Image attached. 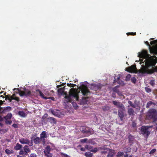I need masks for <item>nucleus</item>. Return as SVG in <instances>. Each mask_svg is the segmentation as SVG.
<instances>
[{"label":"nucleus","mask_w":157,"mask_h":157,"mask_svg":"<svg viewBox=\"0 0 157 157\" xmlns=\"http://www.w3.org/2000/svg\"><path fill=\"white\" fill-rule=\"evenodd\" d=\"M124 155V153L122 152L119 151V152L117 155V157H120Z\"/></svg>","instance_id":"38"},{"label":"nucleus","mask_w":157,"mask_h":157,"mask_svg":"<svg viewBox=\"0 0 157 157\" xmlns=\"http://www.w3.org/2000/svg\"><path fill=\"white\" fill-rule=\"evenodd\" d=\"M16 95L15 94H13L11 96V98H14V97H16ZM13 99H12V100H13Z\"/></svg>","instance_id":"58"},{"label":"nucleus","mask_w":157,"mask_h":157,"mask_svg":"<svg viewBox=\"0 0 157 157\" xmlns=\"http://www.w3.org/2000/svg\"><path fill=\"white\" fill-rule=\"evenodd\" d=\"M38 91L39 92L40 95L43 98H45V97H44V95L39 90H38Z\"/></svg>","instance_id":"46"},{"label":"nucleus","mask_w":157,"mask_h":157,"mask_svg":"<svg viewBox=\"0 0 157 157\" xmlns=\"http://www.w3.org/2000/svg\"><path fill=\"white\" fill-rule=\"evenodd\" d=\"M145 89L146 92L147 93H150L151 92V89L147 87H145Z\"/></svg>","instance_id":"37"},{"label":"nucleus","mask_w":157,"mask_h":157,"mask_svg":"<svg viewBox=\"0 0 157 157\" xmlns=\"http://www.w3.org/2000/svg\"><path fill=\"white\" fill-rule=\"evenodd\" d=\"M18 115L21 117H25L27 115V114L25 113L23 111H19L18 113Z\"/></svg>","instance_id":"22"},{"label":"nucleus","mask_w":157,"mask_h":157,"mask_svg":"<svg viewBox=\"0 0 157 157\" xmlns=\"http://www.w3.org/2000/svg\"><path fill=\"white\" fill-rule=\"evenodd\" d=\"M8 100L10 102H11L12 100V98H11L10 95H8L6 96L5 100Z\"/></svg>","instance_id":"34"},{"label":"nucleus","mask_w":157,"mask_h":157,"mask_svg":"<svg viewBox=\"0 0 157 157\" xmlns=\"http://www.w3.org/2000/svg\"><path fill=\"white\" fill-rule=\"evenodd\" d=\"M90 88L93 90H97L101 89L100 84H93L91 85Z\"/></svg>","instance_id":"13"},{"label":"nucleus","mask_w":157,"mask_h":157,"mask_svg":"<svg viewBox=\"0 0 157 157\" xmlns=\"http://www.w3.org/2000/svg\"><path fill=\"white\" fill-rule=\"evenodd\" d=\"M113 90L114 91H115L116 92H118V90H117V89L115 90V88H114L113 89Z\"/></svg>","instance_id":"60"},{"label":"nucleus","mask_w":157,"mask_h":157,"mask_svg":"<svg viewBox=\"0 0 157 157\" xmlns=\"http://www.w3.org/2000/svg\"><path fill=\"white\" fill-rule=\"evenodd\" d=\"M12 99H13V100H15L17 101H20V99H19V98L17 97H14V98H12Z\"/></svg>","instance_id":"49"},{"label":"nucleus","mask_w":157,"mask_h":157,"mask_svg":"<svg viewBox=\"0 0 157 157\" xmlns=\"http://www.w3.org/2000/svg\"><path fill=\"white\" fill-rule=\"evenodd\" d=\"M23 149L25 152V155H27L28 153L30 152L31 150L27 145H25L23 147Z\"/></svg>","instance_id":"20"},{"label":"nucleus","mask_w":157,"mask_h":157,"mask_svg":"<svg viewBox=\"0 0 157 157\" xmlns=\"http://www.w3.org/2000/svg\"><path fill=\"white\" fill-rule=\"evenodd\" d=\"M86 149V148H85V147L84 148L82 147L81 148L80 150L82 151H85Z\"/></svg>","instance_id":"57"},{"label":"nucleus","mask_w":157,"mask_h":157,"mask_svg":"<svg viewBox=\"0 0 157 157\" xmlns=\"http://www.w3.org/2000/svg\"><path fill=\"white\" fill-rule=\"evenodd\" d=\"M85 148H86V149L91 151V150L92 149V147L90 145H86L85 146Z\"/></svg>","instance_id":"39"},{"label":"nucleus","mask_w":157,"mask_h":157,"mask_svg":"<svg viewBox=\"0 0 157 157\" xmlns=\"http://www.w3.org/2000/svg\"><path fill=\"white\" fill-rule=\"evenodd\" d=\"M127 34L128 35H136V33H127Z\"/></svg>","instance_id":"53"},{"label":"nucleus","mask_w":157,"mask_h":157,"mask_svg":"<svg viewBox=\"0 0 157 157\" xmlns=\"http://www.w3.org/2000/svg\"><path fill=\"white\" fill-rule=\"evenodd\" d=\"M31 145H30V146H32L33 145V142H32L31 143Z\"/></svg>","instance_id":"64"},{"label":"nucleus","mask_w":157,"mask_h":157,"mask_svg":"<svg viewBox=\"0 0 157 157\" xmlns=\"http://www.w3.org/2000/svg\"><path fill=\"white\" fill-rule=\"evenodd\" d=\"M156 151V149L155 148L152 149L149 152L150 154H152L155 153Z\"/></svg>","instance_id":"48"},{"label":"nucleus","mask_w":157,"mask_h":157,"mask_svg":"<svg viewBox=\"0 0 157 157\" xmlns=\"http://www.w3.org/2000/svg\"><path fill=\"white\" fill-rule=\"evenodd\" d=\"M151 131L148 130V128L147 126H143L141 128V133L144 136V137L147 138L150 134Z\"/></svg>","instance_id":"5"},{"label":"nucleus","mask_w":157,"mask_h":157,"mask_svg":"<svg viewBox=\"0 0 157 157\" xmlns=\"http://www.w3.org/2000/svg\"><path fill=\"white\" fill-rule=\"evenodd\" d=\"M128 139L129 143L130 144H132V143L133 141L134 140V137L131 136V135H130L128 136Z\"/></svg>","instance_id":"30"},{"label":"nucleus","mask_w":157,"mask_h":157,"mask_svg":"<svg viewBox=\"0 0 157 157\" xmlns=\"http://www.w3.org/2000/svg\"><path fill=\"white\" fill-rule=\"evenodd\" d=\"M12 126L15 128H18V126L17 124H13L12 125Z\"/></svg>","instance_id":"55"},{"label":"nucleus","mask_w":157,"mask_h":157,"mask_svg":"<svg viewBox=\"0 0 157 157\" xmlns=\"http://www.w3.org/2000/svg\"><path fill=\"white\" fill-rule=\"evenodd\" d=\"M85 155L86 157H92L93 154L90 152H87L85 153Z\"/></svg>","instance_id":"31"},{"label":"nucleus","mask_w":157,"mask_h":157,"mask_svg":"<svg viewBox=\"0 0 157 157\" xmlns=\"http://www.w3.org/2000/svg\"><path fill=\"white\" fill-rule=\"evenodd\" d=\"M5 122L6 124H10L12 123L11 121L10 120L5 119Z\"/></svg>","instance_id":"41"},{"label":"nucleus","mask_w":157,"mask_h":157,"mask_svg":"<svg viewBox=\"0 0 157 157\" xmlns=\"http://www.w3.org/2000/svg\"><path fill=\"white\" fill-rule=\"evenodd\" d=\"M131 81L134 83H135L136 82V79L135 78H131Z\"/></svg>","instance_id":"50"},{"label":"nucleus","mask_w":157,"mask_h":157,"mask_svg":"<svg viewBox=\"0 0 157 157\" xmlns=\"http://www.w3.org/2000/svg\"><path fill=\"white\" fill-rule=\"evenodd\" d=\"M22 147V145L17 143L14 147V148L16 150H20Z\"/></svg>","instance_id":"23"},{"label":"nucleus","mask_w":157,"mask_h":157,"mask_svg":"<svg viewBox=\"0 0 157 157\" xmlns=\"http://www.w3.org/2000/svg\"><path fill=\"white\" fill-rule=\"evenodd\" d=\"M80 141L82 143H84L87 142L89 144H94L93 142L91 140H89L88 141V139L87 138L81 139L80 140Z\"/></svg>","instance_id":"19"},{"label":"nucleus","mask_w":157,"mask_h":157,"mask_svg":"<svg viewBox=\"0 0 157 157\" xmlns=\"http://www.w3.org/2000/svg\"><path fill=\"white\" fill-rule=\"evenodd\" d=\"M60 154L63 157H69L70 156L68 155L63 153V152H61Z\"/></svg>","instance_id":"43"},{"label":"nucleus","mask_w":157,"mask_h":157,"mask_svg":"<svg viewBox=\"0 0 157 157\" xmlns=\"http://www.w3.org/2000/svg\"><path fill=\"white\" fill-rule=\"evenodd\" d=\"M47 137L46 132L45 131H43L42 132L40 135V138L42 140H43V142L44 144L45 142L44 138Z\"/></svg>","instance_id":"15"},{"label":"nucleus","mask_w":157,"mask_h":157,"mask_svg":"<svg viewBox=\"0 0 157 157\" xmlns=\"http://www.w3.org/2000/svg\"><path fill=\"white\" fill-rule=\"evenodd\" d=\"M44 154L46 157H52V154L50 152L44 153Z\"/></svg>","instance_id":"36"},{"label":"nucleus","mask_w":157,"mask_h":157,"mask_svg":"<svg viewBox=\"0 0 157 157\" xmlns=\"http://www.w3.org/2000/svg\"><path fill=\"white\" fill-rule=\"evenodd\" d=\"M89 98H82V100L80 102V104L81 105H84L85 104H87L89 103Z\"/></svg>","instance_id":"12"},{"label":"nucleus","mask_w":157,"mask_h":157,"mask_svg":"<svg viewBox=\"0 0 157 157\" xmlns=\"http://www.w3.org/2000/svg\"><path fill=\"white\" fill-rule=\"evenodd\" d=\"M123 75L122 74H119L118 75V77L117 78H114V82H117V83L121 85L124 86L125 85V83L124 81L121 80V78L123 79L124 77Z\"/></svg>","instance_id":"7"},{"label":"nucleus","mask_w":157,"mask_h":157,"mask_svg":"<svg viewBox=\"0 0 157 157\" xmlns=\"http://www.w3.org/2000/svg\"><path fill=\"white\" fill-rule=\"evenodd\" d=\"M82 132L83 133H88L90 132V129L88 128H86L85 130H83Z\"/></svg>","instance_id":"42"},{"label":"nucleus","mask_w":157,"mask_h":157,"mask_svg":"<svg viewBox=\"0 0 157 157\" xmlns=\"http://www.w3.org/2000/svg\"><path fill=\"white\" fill-rule=\"evenodd\" d=\"M19 94L21 96H25L26 97H28L32 95L31 91L28 89H26L25 88L24 89V91H20Z\"/></svg>","instance_id":"8"},{"label":"nucleus","mask_w":157,"mask_h":157,"mask_svg":"<svg viewBox=\"0 0 157 157\" xmlns=\"http://www.w3.org/2000/svg\"><path fill=\"white\" fill-rule=\"evenodd\" d=\"M33 141L35 144H37L40 143L41 141H42L43 142V140H42V139H41L40 138L36 137L34 139Z\"/></svg>","instance_id":"21"},{"label":"nucleus","mask_w":157,"mask_h":157,"mask_svg":"<svg viewBox=\"0 0 157 157\" xmlns=\"http://www.w3.org/2000/svg\"><path fill=\"white\" fill-rule=\"evenodd\" d=\"M124 150L126 152H128L131 151V149L130 147L125 148Z\"/></svg>","instance_id":"44"},{"label":"nucleus","mask_w":157,"mask_h":157,"mask_svg":"<svg viewBox=\"0 0 157 157\" xmlns=\"http://www.w3.org/2000/svg\"><path fill=\"white\" fill-rule=\"evenodd\" d=\"M0 96V97H2V98H4V96H2V95Z\"/></svg>","instance_id":"63"},{"label":"nucleus","mask_w":157,"mask_h":157,"mask_svg":"<svg viewBox=\"0 0 157 157\" xmlns=\"http://www.w3.org/2000/svg\"><path fill=\"white\" fill-rule=\"evenodd\" d=\"M5 151L6 153L8 155H10L11 154L13 153V151L10 150L8 149H6L5 150Z\"/></svg>","instance_id":"33"},{"label":"nucleus","mask_w":157,"mask_h":157,"mask_svg":"<svg viewBox=\"0 0 157 157\" xmlns=\"http://www.w3.org/2000/svg\"><path fill=\"white\" fill-rule=\"evenodd\" d=\"M128 155L127 154H125L124 155V157H128Z\"/></svg>","instance_id":"59"},{"label":"nucleus","mask_w":157,"mask_h":157,"mask_svg":"<svg viewBox=\"0 0 157 157\" xmlns=\"http://www.w3.org/2000/svg\"><path fill=\"white\" fill-rule=\"evenodd\" d=\"M128 103L129 104V106H130L131 107L135 108H136V105L133 104L131 101H128Z\"/></svg>","instance_id":"32"},{"label":"nucleus","mask_w":157,"mask_h":157,"mask_svg":"<svg viewBox=\"0 0 157 157\" xmlns=\"http://www.w3.org/2000/svg\"><path fill=\"white\" fill-rule=\"evenodd\" d=\"M149 83L152 86L154 87L155 85V80H151Z\"/></svg>","instance_id":"35"},{"label":"nucleus","mask_w":157,"mask_h":157,"mask_svg":"<svg viewBox=\"0 0 157 157\" xmlns=\"http://www.w3.org/2000/svg\"><path fill=\"white\" fill-rule=\"evenodd\" d=\"M45 150L44 151V153H46L50 152L51 150V148L49 146H47L45 148Z\"/></svg>","instance_id":"25"},{"label":"nucleus","mask_w":157,"mask_h":157,"mask_svg":"<svg viewBox=\"0 0 157 157\" xmlns=\"http://www.w3.org/2000/svg\"><path fill=\"white\" fill-rule=\"evenodd\" d=\"M114 153V151L113 150L109 149V151L107 155V157H112Z\"/></svg>","instance_id":"24"},{"label":"nucleus","mask_w":157,"mask_h":157,"mask_svg":"<svg viewBox=\"0 0 157 157\" xmlns=\"http://www.w3.org/2000/svg\"><path fill=\"white\" fill-rule=\"evenodd\" d=\"M131 75L130 74H128L126 76L125 80L126 81H129L131 77Z\"/></svg>","instance_id":"40"},{"label":"nucleus","mask_w":157,"mask_h":157,"mask_svg":"<svg viewBox=\"0 0 157 157\" xmlns=\"http://www.w3.org/2000/svg\"><path fill=\"white\" fill-rule=\"evenodd\" d=\"M64 90V87H63L58 89V91L59 95H65V96H68L65 93Z\"/></svg>","instance_id":"17"},{"label":"nucleus","mask_w":157,"mask_h":157,"mask_svg":"<svg viewBox=\"0 0 157 157\" xmlns=\"http://www.w3.org/2000/svg\"><path fill=\"white\" fill-rule=\"evenodd\" d=\"M17 157H23L20 155H18L17 156Z\"/></svg>","instance_id":"61"},{"label":"nucleus","mask_w":157,"mask_h":157,"mask_svg":"<svg viewBox=\"0 0 157 157\" xmlns=\"http://www.w3.org/2000/svg\"><path fill=\"white\" fill-rule=\"evenodd\" d=\"M147 115L150 119H153L155 121L157 120V111L155 109H151L149 110Z\"/></svg>","instance_id":"4"},{"label":"nucleus","mask_w":157,"mask_h":157,"mask_svg":"<svg viewBox=\"0 0 157 157\" xmlns=\"http://www.w3.org/2000/svg\"><path fill=\"white\" fill-rule=\"evenodd\" d=\"M145 44L149 46L150 52L153 54H157V40H155L150 42L151 46L147 41L145 42Z\"/></svg>","instance_id":"3"},{"label":"nucleus","mask_w":157,"mask_h":157,"mask_svg":"<svg viewBox=\"0 0 157 157\" xmlns=\"http://www.w3.org/2000/svg\"><path fill=\"white\" fill-rule=\"evenodd\" d=\"M47 121L51 123L55 124L56 122V120L54 117H49L47 119Z\"/></svg>","instance_id":"18"},{"label":"nucleus","mask_w":157,"mask_h":157,"mask_svg":"<svg viewBox=\"0 0 157 157\" xmlns=\"http://www.w3.org/2000/svg\"><path fill=\"white\" fill-rule=\"evenodd\" d=\"M124 110H122V109H119L118 111V113L119 117L120 118L121 121H122L123 120V118L124 117V113L123 111Z\"/></svg>","instance_id":"14"},{"label":"nucleus","mask_w":157,"mask_h":157,"mask_svg":"<svg viewBox=\"0 0 157 157\" xmlns=\"http://www.w3.org/2000/svg\"><path fill=\"white\" fill-rule=\"evenodd\" d=\"M80 90L81 91L80 94H82V95H83L84 96H87L90 92L87 85L84 84H82Z\"/></svg>","instance_id":"6"},{"label":"nucleus","mask_w":157,"mask_h":157,"mask_svg":"<svg viewBox=\"0 0 157 157\" xmlns=\"http://www.w3.org/2000/svg\"><path fill=\"white\" fill-rule=\"evenodd\" d=\"M136 123L134 122H133L132 124V126L133 127H136Z\"/></svg>","instance_id":"56"},{"label":"nucleus","mask_w":157,"mask_h":157,"mask_svg":"<svg viewBox=\"0 0 157 157\" xmlns=\"http://www.w3.org/2000/svg\"><path fill=\"white\" fill-rule=\"evenodd\" d=\"M4 113L6 112H8L10 111L11 109V108L10 106H7L4 107Z\"/></svg>","instance_id":"28"},{"label":"nucleus","mask_w":157,"mask_h":157,"mask_svg":"<svg viewBox=\"0 0 157 157\" xmlns=\"http://www.w3.org/2000/svg\"><path fill=\"white\" fill-rule=\"evenodd\" d=\"M80 92H78L75 89L71 88L70 90L69 96H66L65 99L64 100V103L67 105L69 103H71L73 105L75 109H76L78 107L77 104L73 101H78L79 95Z\"/></svg>","instance_id":"2"},{"label":"nucleus","mask_w":157,"mask_h":157,"mask_svg":"<svg viewBox=\"0 0 157 157\" xmlns=\"http://www.w3.org/2000/svg\"><path fill=\"white\" fill-rule=\"evenodd\" d=\"M19 142L22 144H25L29 145L30 141L27 139L21 138L19 139Z\"/></svg>","instance_id":"11"},{"label":"nucleus","mask_w":157,"mask_h":157,"mask_svg":"<svg viewBox=\"0 0 157 157\" xmlns=\"http://www.w3.org/2000/svg\"><path fill=\"white\" fill-rule=\"evenodd\" d=\"M49 111L55 116L58 117H60L61 116V113L60 111L54 109L49 110Z\"/></svg>","instance_id":"10"},{"label":"nucleus","mask_w":157,"mask_h":157,"mask_svg":"<svg viewBox=\"0 0 157 157\" xmlns=\"http://www.w3.org/2000/svg\"><path fill=\"white\" fill-rule=\"evenodd\" d=\"M4 108L3 107H2L0 106V113H4Z\"/></svg>","instance_id":"45"},{"label":"nucleus","mask_w":157,"mask_h":157,"mask_svg":"<svg viewBox=\"0 0 157 157\" xmlns=\"http://www.w3.org/2000/svg\"><path fill=\"white\" fill-rule=\"evenodd\" d=\"M30 157H36V155L34 153H32L30 154Z\"/></svg>","instance_id":"51"},{"label":"nucleus","mask_w":157,"mask_h":157,"mask_svg":"<svg viewBox=\"0 0 157 157\" xmlns=\"http://www.w3.org/2000/svg\"><path fill=\"white\" fill-rule=\"evenodd\" d=\"M155 105V104L151 101H149L147 103L146 107L147 108H149L152 105Z\"/></svg>","instance_id":"27"},{"label":"nucleus","mask_w":157,"mask_h":157,"mask_svg":"<svg viewBox=\"0 0 157 157\" xmlns=\"http://www.w3.org/2000/svg\"><path fill=\"white\" fill-rule=\"evenodd\" d=\"M44 98L45 99H51L52 100H54V98H53V97H49V98H47V97H45V98Z\"/></svg>","instance_id":"54"},{"label":"nucleus","mask_w":157,"mask_h":157,"mask_svg":"<svg viewBox=\"0 0 157 157\" xmlns=\"http://www.w3.org/2000/svg\"><path fill=\"white\" fill-rule=\"evenodd\" d=\"M127 112L128 115L130 116H132L134 115V111L132 108L130 107L129 106H128Z\"/></svg>","instance_id":"16"},{"label":"nucleus","mask_w":157,"mask_h":157,"mask_svg":"<svg viewBox=\"0 0 157 157\" xmlns=\"http://www.w3.org/2000/svg\"><path fill=\"white\" fill-rule=\"evenodd\" d=\"M136 68V67H134L133 69H132V70H134V69H135Z\"/></svg>","instance_id":"62"},{"label":"nucleus","mask_w":157,"mask_h":157,"mask_svg":"<svg viewBox=\"0 0 157 157\" xmlns=\"http://www.w3.org/2000/svg\"><path fill=\"white\" fill-rule=\"evenodd\" d=\"M138 56L140 58V64L141 68L140 71L143 74H151L154 72H157V67H154L157 63L155 56H151L148 54L147 52L143 50L139 52Z\"/></svg>","instance_id":"1"},{"label":"nucleus","mask_w":157,"mask_h":157,"mask_svg":"<svg viewBox=\"0 0 157 157\" xmlns=\"http://www.w3.org/2000/svg\"><path fill=\"white\" fill-rule=\"evenodd\" d=\"M12 117V115L11 113H9L7 115L4 117L5 119L10 120Z\"/></svg>","instance_id":"29"},{"label":"nucleus","mask_w":157,"mask_h":157,"mask_svg":"<svg viewBox=\"0 0 157 157\" xmlns=\"http://www.w3.org/2000/svg\"><path fill=\"white\" fill-rule=\"evenodd\" d=\"M98 151V149L97 148H95L94 149H92L91 150V151L96 152Z\"/></svg>","instance_id":"52"},{"label":"nucleus","mask_w":157,"mask_h":157,"mask_svg":"<svg viewBox=\"0 0 157 157\" xmlns=\"http://www.w3.org/2000/svg\"><path fill=\"white\" fill-rule=\"evenodd\" d=\"M113 104L117 108L119 109L125 110V107L121 102L117 101H113L112 102Z\"/></svg>","instance_id":"9"},{"label":"nucleus","mask_w":157,"mask_h":157,"mask_svg":"<svg viewBox=\"0 0 157 157\" xmlns=\"http://www.w3.org/2000/svg\"><path fill=\"white\" fill-rule=\"evenodd\" d=\"M25 152L22 149L19 152V154L20 155H25Z\"/></svg>","instance_id":"47"},{"label":"nucleus","mask_w":157,"mask_h":157,"mask_svg":"<svg viewBox=\"0 0 157 157\" xmlns=\"http://www.w3.org/2000/svg\"><path fill=\"white\" fill-rule=\"evenodd\" d=\"M109 149L107 148H105L101 152L102 154H104L106 155L107 154H108Z\"/></svg>","instance_id":"26"}]
</instances>
